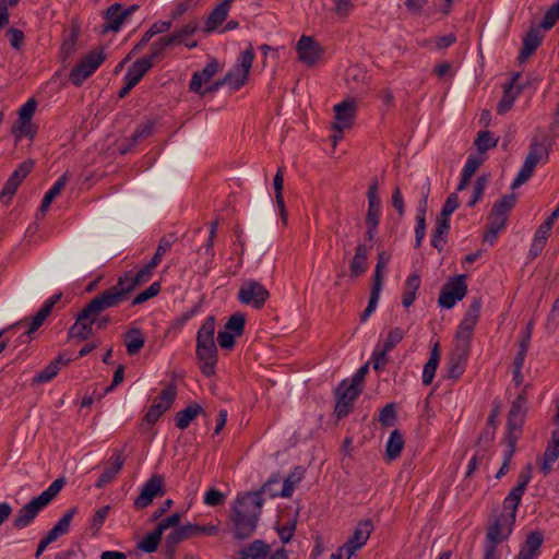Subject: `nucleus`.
Returning a JSON list of instances; mask_svg holds the SVG:
<instances>
[{
  "label": "nucleus",
  "mask_w": 559,
  "mask_h": 559,
  "mask_svg": "<svg viewBox=\"0 0 559 559\" xmlns=\"http://www.w3.org/2000/svg\"><path fill=\"white\" fill-rule=\"evenodd\" d=\"M225 499V495L215 488L210 489L204 495V503L210 507L222 506Z\"/></svg>",
  "instance_id": "nucleus-62"
},
{
  "label": "nucleus",
  "mask_w": 559,
  "mask_h": 559,
  "mask_svg": "<svg viewBox=\"0 0 559 559\" xmlns=\"http://www.w3.org/2000/svg\"><path fill=\"white\" fill-rule=\"evenodd\" d=\"M165 495V478L160 474H154L143 485L140 495L134 499L133 506L136 510L148 507L157 497Z\"/></svg>",
  "instance_id": "nucleus-15"
},
{
  "label": "nucleus",
  "mask_w": 559,
  "mask_h": 559,
  "mask_svg": "<svg viewBox=\"0 0 559 559\" xmlns=\"http://www.w3.org/2000/svg\"><path fill=\"white\" fill-rule=\"evenodd\" d=\"M503 510L504 512H502L496 519V521L491 525H489L485 540L499 544L508 539L509 536L512 534L515 524L518 508Z\"/></svg>",
  "instance_id": "nucleus-14"
},
{
  "label": "nucleus",
  "mask_w": 559,
  "mask_h": 559,
  "mask_svg": "<svg viewBox=\"0 0 559 559\" xmlns=\"http://www.w3.org/2000/svg\"><path fill=\"white\" fill-rule=\"evenodd\" d=\"M269 298L270 292L262 283L255 280H245L237 293V299L240 304L255 310L262 309Z\"/></svg>",
  "instance_id": "nucleus-12"
},
{
  "label": "nucleus",
  "mask_w": 559,
  "mask_h": 559,
  "mask_svg": "<svg viewBox=\"0 0 559 559\" xmlns=\"http://www.w3.org/2000/svg\"><path fill=\"white\" fill-rule=\"evenodd\" d=\"M199 252L205 257V263H204V266L202 267V271H203V273L206 274L211 267V263H212V261L214 259V254H215L214 253V239L207 238L206 243L199 249Z\"/></svg>",
  "instance_id": "nucleus-59"
},
{
  "label": "nucleus",
  "mask_w": 559,
  "mask_h": 559,
  "mask_svg": "<svg viewBox=\"0 0 559 559\" xmlns=\"http://www.w3.org/2000/svg\"><path fill=\"white\" fill-rule=\"evenodd\" d=\"M381 290L382 289H379L378 287H371L368 306L364 310V312L361 313V317H360L361 322H366L368 320V318L374 312L378 301H379Z\"/></svg>",
  "instance_id": "nucleus-58"
},
{
  "label": "nucleus",
  "mask_w": 559,
  "mask_h": 559,
  "mask_svg": "<svg viewBox=\"0 0 559 559\" xmlns=\"http://www.w3.org/2000/svg\"><path fill=\"white\" fill-rule=\"evenodd\" d=\"M151 68L152 63H150L148 60H143L140 58L130 66L124 75V81H128L130 84L136 86Z\"/></svg>",
  "instance_id": "nucleus-37"
},
{
  "label": "nucleus",
  "mask_w": 559,
  "mask_h": 559,
  "mask_svg": "<svg viewBox=\"0 0 559 559\" xmlns=\"http://www.w3.org/2000/svg\"><path fill=\"white\" fill-rule=\"evenodd\" d=\"M519 94L520 87L512 86V83L506 85L503 95L497 105V112L499 115H504L506 112H508L512 108Z\"/></svg>",
  "instance_id": "nucleus-42"
},
{
  "label": "nucleus",
  "mask_w": 559,
  "mask_h": 559,
  "mask_svg": "<svg viewBox=\"0 0 559 559\" xmlns=\"http://www.w3.org/2000/svg\"><path fill=\"white\" fill-rule=\"evenodd\" d=\"M548 159V150L545 144L534 142L530 146V152L518 175H532L536 166L546 163Z\"/></svg>",
  "instance_id": "nucleus-22"
},
{
  "label": "nucleus",
  "mask_w": 559,
  "mask_h": 559,
  "mask_svg": "<svg viewBox=\"0 0 559 559\" xmlns=\"http://www.w3.org/2000/svg\"><path fill=\"white\" fill-rule=\"evenodd\" d=\"M262 506L263 499L260 492H247L237 498L231 514L235 538L246 539L255 532Z\"/></svg>",
  "instance_id": "nucleus-2"
},
{
  "label": "nucleus",
  "mask_w": 559,
  "mask_h": 559,
  "mask_svg": "<svg viewBox=\"0 0 559 559\" xmlns=\"http://www.w3.org/2000/svg\"><path fill=\"white\" fill-rule=\"evenodd\" d=\"M477 150L483 153L497 145V139L489 131H480L475 140Z\"/></svg>",
  "instance_id": "nucleus-56"
},
{
  "label": "nucleus",
  "mask_w": 559,
  "mask_h": 559,
  "mask_svg": "<svg viewBox=\"0 0 559 559\" xmlns=\"http://www.w3.org/2000/svg\"><path fill=\"white\" fill-rule=\"evenodd\" d=\"M21 183V177H10L0 192V202L9 204Z\"/></svg>",
  "instance_id": "nucleus-50"
},
{
  "label": "nucleus",
  "mask_w": 559,
  "mask_h": 559,
  "mask_svg": "<svg viewBox=\"0 0 559 559\" xmlns=\"http://www.w3.org/2000/svg\"><path fill=\"white\" fill-rule=\"evenodd\" d=\"M275 554L271 552V547L261 539H255L248 546L243 547L237 559H271Z\"/></svg>",
  "instance_id": "nucleus-29"
},
{
  "label": "nucleus",
  "mask_w": 559,
  "mask_h": 559,
  "mask_svg": "<svg viewBox=\"0 0 559 559\" xmlns=\"http://www.w3.org/2000/svg\"><path fill=\"white\" fill-rule=\"evenodd\" d=\"M219 71V62L216 59H212L201 70L193 73L189 90L193 93H201V88L204 84L209 83L210 80Z\"/></svg>",
  "instance_id": "nucleus-27"
},
{
  "label": "nucleus",
  "mask_w": 559,
  "mask_h": 559,
  "mask_svg": "<svg viewBox=\"0 0 559 559\" xmlns=\"http://www.w3.org/2000/svg\"><path fill=\"white\" fill-rule=\"evenodd\" d=\"M368 248L364 243H359L356 247L355 255L349 263V271L352 277H358L364 274L367 270Z\"/></svg>",
  "instance_id": "nucleus-34"
},
{
  "label": "nucleus",
  "mask_w": 559,
  "mask_h": 559,
  "mask_svg": "<svg viewBox=\"0 0 559 559\" xmlns=\"http://www.w3.org/2000/svg\"><path fill=\"white\" fill-rule=\"evenodd\" d=\"M389 261H390V254L386 253L385 251H382L378 254L377 264H376L374 273H373L372 287H378L379 289H382L383 274H384V271L386 270Z\"/></svg>",
  "instance_id": "nucleus-44"
},
{
  "label": "nucleus",
  "mask_w": 559,
  "mask_h": 559,
  "mask_svg": "<svg viewBox=\"0 0 559 559\" xmlns=\"http://www.w3.org/2000/svg\"><path fill=\"white\" fill-rule=\"evenodd\" d=\"M345 79L355 95L362 96L368 92L367 72L361 67H349L346 71Z\"/></svg>",
  "instance_id": "nucleus-26"
},
{
  "label": "nucleus",
  "mask_w": 559,
  "mask_h": 559,
  "mask_svg": "<svg viewBox=\"0 0 559 559\" xmlns=\"http://www.w3.org/2000/svg\"><path fill=\"white\" fill-rule=\"evenodd\" d=\"M467 293L465 275H459L450 280L441 289L438 304L440 307L451 309L454 305L462 300Z\"/></svg>",
  "instance_id": "nucleus-16"
},
{
  "label": "nucleus",
  "mask_w": 559,
  "mask_h": 559,
  "mask_svg": "<svg viewBox=\"0 0 559 559\" xmlns=\"http://www.w3.org/2000/svg\"><path fill=\"white\" fill-rule=\"evenodd\" d=\"M528 179L530 177H515L511 185L512 192L502 195L493 203L488 216L487 231L484 235L485 241L492 245L496 241L498 234L506 228L509 214L518 200V194L514 190L524 185Z\"/></svg>",
  "instance_id": "nucleus-4"
},
{
  "label": "nucleus",
  "mask_w": 559,
  "mask_h": 559,
  "mask_svg": "<svg viewBox=\"0 0 559 559\" xmlns=\"http://www.w3.org/2000/svg\"><path fill=\"white\" fill-rule=\"evenodd\" d=\"M420 276L416 273L411 274L405 282V290L403 293L402 304L405 308L413 305L416 299V293L420 287Z\"/></svg>",
  "instance_id": "nucleus-40"
},
{
  "label": "nucleus",
  "mask_w": 559,
  "mask_h": 559,
  "mask_svg": "<svg viewBox=\"0 0 559 559\" xmlns=\"http://www.w3.org/2000/svg\"><path fill=\"white\" fill-rule=\"evenodd\" d=\"M37 108L35 98H29L20 109L17 120L28 121L32 120Z\"/></svg>",
  "instance_id": "nucleus-63"
},
{
  "label": "nucleus",
  "mask_w": 559,
  "mask_h": 559,
  "mask_svg": "<svg viewBox=\"0 0 559 559\" xmlns=\"http://www.w3.org/2000/svg\"><path fill=\"white\" fill-rule=\"evenodd\" d=\"M544 539V533L540 531L528 533L515 559H537L540 556Z\"/></svg>",
  "instance_id": "nucleus-21"
},
{
  "label": "nucleus",
  "mask_w": 559,
  "mask_h": 559,
  "mask_svg": "<svg viewBox=\"0 0 559 559\" xmlns=\"http://www.w3.org/2000/svg\"><path fill=\"white\" fill-rule=\"evenodd\" d=\"M63 486L64 479L57 478L47 489L23 506L13 520V527L15 530H23L29 526L37 515L57 497Z\"/></svg>",
  "instance_id": "nucleus-6"
},
{
  "label": "nucleus",
  "mask_w": 559,
  "mask_h": 559,
  "mask_svg": "<svg viewBox=\"0 0 559 559\" xmlns=\"http://www.w3.org/2000/svg\"><path fill=\"white\" fill-rule=\"evenodd\" d=\"M218 532L216 525H199L188 523L175 528L165 539L167 555L171 558L176 547L183 540L199 535L214 536Z\"/></svg>",
  "instance_id": "nucleus-9"
},
{
  "label": "nucleus",
  "mask_w": 559,
  "mask_h": 559,
  "mask_svg": "<svg viewBox=\"0 0 559 559\" xmlns=\"http://www.w3.org/2000/svg\"><path fill=\"white\" fill-rule=\"evenodd\" d=\"M559 21V0L554 3L545 13V16L538 27L549 31Z\"/></svg>",
  "instance_id": "nucleus-55"
},
{
  "label": "nucleus",
  "mask_w": 559,
  "mask_h": 559,
  "mask_svg": "<svg viewBox=\"0 0 559 559\" xmlns=\"http://www.w3.org/2000/svg\"><path fill=\"white\" fill-rule=\"evenodd\" d=\"M357 104L354 99H346L334 106L335 122L333 128L341 132L350 128L356 115Z\"/></svg>",
  "instance_id": "nucleus-19"
},
{
  "label": "nucleus",
  "mask_w": 559,
  "mask_h": 559,
  "mask_svg": "<svg viewBox=\"0 0 559 559\" xmlns=\"http://www.w3.org/2000/svg\"><path fill=\"white\" fill-rule=\"evenodd\" d=\"M390 352H384V348L380 345H377L373 353H372V357H371V360H372V366H373V369L374 370H382L386 362H388V358H386V355L389 354Z\"/></svg>",
  "instance_id": "nucleus-61"
},
{
  "label": "nucleus",
  "mask_w": 559,
  "mask_h": 559,
  "mask_svg": "<svg viewBox=\"0 0 559 559\" xmlns=\"http://www.w3.org/2000/svg\"><path fill=\"white\" fill-rule=\"evenodd\" d=\"M544 35L538 26H531L523 37L522 48L518 57L519 62H525L540 46Z\"/></svg>",
  "instance_id": "nucleus-23"
},
{
  "label": "nucleus",
  "mask_w": 559,
  "mask_h": 559,
  "mask_svg": "<svg viewBox=\"0 0 559 559\" xmlns=\"http://www.w3.org/2000/svg\"><path fill=\"white\" fill-rule=\"evenodd\" d=\"M274 193L276 205L280 211V215L284 223L287 221V212L285 206V201L283 198V189H284V177H274L273 180Z\"/></svg>",
  "instance_id": "nucleus-47"
},
{
  "label": "nucleus",
  "mask_w": 559,
  "mask_h": 559,
  "mask_svg": "<svg viewBox=\"0 0 559 559\" xmlns=\"http://www.w3.org/2000/svg\"><path fill=\"white\" fill-rule=\"evenodd\" d=\"M105 24L102 29V34H107L109 32H118L126 19L121 13V4L114 3L110 5L104 13Z\"/></svg>",
  "instance_id": "nucleus-32"
},
{
  "label": "nucleus",
  "mask_w": 559,
  "mask_h": 559,
  "mask_svg": "<svg viewBox=\"0 0 559 559\" xmlns=\"http://www.w3.org/2000/svg\"><path fill=\"white\" fill-rule=\"evenodd\" d=\"M67 183V177H60L55 185L46 192L40 205V212L45 213L48 211L50 204L60 194Z\"/></svg>",
  "instance_id": "nucleus-45"
},
{
  "label": "nucleus",
  "mask_w": 559,
  "mask_h": 559,
  "mask_svg": "<svg viewBox=\"0 0 559 559\" xmlns=\"http://www.w3.org/2000/svg\"><path fill=\"white\" fill-rule=\"evenodd\" d=\"M106 56L102 48L94 49L84 56L70 71V82L75 86H81L105 61Z\"/></svg>",
  "instance_id": "nucleus-11"
},
{
  "label": "nucleus",
  "mask_w": 559,
  "mask_h": 559,
  "mask_svg": "<svg viewBox=\"0 0 559 559\" xmlns=\"http://www.w3.org/2000/svg\"><path fill=\"white\" fill-rule=\"evenodd\" d=\"M70 361V357H66L64 354H60L32 379V384L38 385L51 381L58 374L60 367L69 364Z\"/></svg>",
  "instance_id": "nucleus-28"
},
{
  "label": "nucleus",
  "mask_w": 559,
  "mask_h": 559,
  "mask_svg": "<svg viewBox=\"0 0 559 559\" xmlns=\"http://www.w3.org/2000/svg\"><path fill=\"white\" fill-rule=\"evenodd\" d=\"M559 457V430H555L551 433V439L547 444L543 456V463L540 466L542 473L546 476L552 469V464Z\"/></svg>",
  "instance_id": "nucleus-30"
},
{
  "label": "nucleus",
  "mask_w": 559,
  "mask_h": 559,
  "mask_svg": "<svg viewBox=\"0 0 559 559\" xmlns=\"http://www.w3.org/2000/svg\"><path fill=\"white\" fill-rule=\"evenodd\" d=\"M254 56L253 47L249 45L239 55L235 66L225 74V81L231 91L240 90L247 82Z\"/></svg>",
  "instance_id": "nucleus-10"
},
{
  "label": "nucleus",
  "mask_w": 559,
  "mask_h": 559,
  "mask_svg": "<svg viewBox=\"0 0 559 559\" xmlns=\"http://www.w3.org/2000/svg\"><path fill=\"white\" fill-rule=\"evenodd\" d=\"M532 478V466L531 464L520 473L518 485L511 489L509 495L503 500V509L519 508L522 497L526 490V487Z\"/></svg>",
  "instance_id": "nucleus-20"
},
{
  "label": "nucleus",
  "mask_w": 559,
  "mask_h": 559,
  "mask_svg": "<svg viewBox=\"0 0 559 559\" xmlns=\"http://www.w3.org/2000/svg\"><path fill=\"white\" fill-rule=\"evenodd\" d=\"M176 235L175 234H167L163 238H160L158 246L156 248V251L152 258L151 261H153V264H159L164 254L170 250L171 246L176 241Z\"/></svg>",
  "instance_id": "nucleus-49"
},
{
  "label": "nucleus",
  "mask_w": 559,
  "mask_h": 559,
  "mask_svg": "<svg viewBox=\"0 0 559 559\" xmlns=\"http://www.w3.org/2000/svg\"><path fill=\"white\" fill-rule=\"evenodd\" d=\"M175 45L174 39L167 36L160 37L158 40L154 41L151 46V53L146 57H143V60H148L154 66L155 60L164 52L167 47Z\"/></svg>",
  "instance_id": "nucleus-46"
},
{
  "label": "nucleus",
  "mask_w": 559,
  "mask_h": 559,
  "mask_svg": "<svg viewBox=\"0 0 559 559\" xmlns=\"http://www.w3.org/2000/svg\"><path fill=\"white\" fill-rule=\"evenodd\" d=\"M79 512L78 507H71L60 518V520L53 525V528L61 535H66L70 531L71 521L74 515Z\"/></svg>",
  "instance_id": "nucleus-52"
},
{
  "label": "nucleus",
  "mask_w": 559,
  "mask_h": 559,
  "mask_svg": "<svg viewBox=\"0 0 559 559\" xmlns=\"http://www.w3.org/2000/svg\"><path fill=\"white\" fill-rule=\"evenodd\" d=\"M124 456L121 451L114 450L111 456L109 457V465L104 469L102 475L98 477L95 483L96 488H104L106 485L111 483L118 473L122 469L124 464Z\"/></svg>",
  "instance_id": "nucleus-24"
},
{
  "label": "nucleus",
  "mask_w": 559,
  "mask_h": 559,
  "mask_svg": "<svg viewBox=\"0 0 559 559\" xmlns=\"http://www.w3.org/2000/svg\"><path fill=\"white\" fill-rule=\"evenodd\" d=\"M214 333L215 318L210 316L205 319L197 333L195 355L201 372L205 377H212L215 373V366L217 364V347Z\"/></svg>",
  "instance_id": "nucleus-5"
},
{
  "label": "nucleus",
  "mask_w": 559,
  "mask_h": 559,
  "mask_svg": "<svg viewBox=\"0 0 559 559\" xmlns=\"http://www.w3.org/2000/svg\"><path fill=\"white\" fill-rule=\"evenodd\" d=\"M373 531V525L370 520H364L357 524L350 538L338 549L342 555L345 551L347 559H349L357 550L362 548Z\"/></svg>",
  "instance_id": "nucleus-17"
},
{
  "label": "nucleus",
  "mask_w": 559,
  "mask_h": 559,
  "mask_svg": "<svg viewBox=\"0 0 559 559\" xmlns=\"http://www.w3.org/2000/svg\"><path fill=\"white\" fill-rule=\"evenodd\" d=\"M439 360H440L439 344L436 343L430 352V357H429L428 361L425 364L424 369H423L421 379H423L424 385L431 384V382L435 378V374H436V370L439 365Z\"/></svg>",
  "instance_id": "nucleus-38"
},
{
  "label": "nucleus",
  "mask_w": 559,
  "mask_h": 559,
  "mask_svg": "<svg viewBox=\"0 0 559 559\" xmlns=\"http://www.w3.org/2000/svg\"><path fill=\"white\" fill-rule=\"evenodd\" d=\"M234 1L235 0H223L219 4L216 5V8L211 12L205 21V26L203 29L205 33H212L221 24H223L228 15L230 4Z\"/></svg>",
  "instance_id": "nucleus-31"
},
{
  "label": "nucleus",
  "mask_w": 559,
  "mask_h": 559,
  "mask_svg": "<svg viewBox=\"0 0 559 559\" xmlns=\"http://www.w3.org/2000/svg\"><path fill=\"white\" fill-rule=\"evenodd\" d=\"M203 413V408L200 404L193 403L179 411L175 415V424L180 430H185L189 427L191 421L200 414Z\"/></svg>",
  "instance_id": "nucleus-36"
},
{
  "label": "nucleus",
  "mask_w": 559,
  "mask_h": 559,
  "mask_svg": "<svg viewBox=\"0 0 559 559\" xmlns=\"http://www.w3.org/2000/svg\"><path fill=\"white\" fill-rule=\"evenodd\" d=\"M304 469L300 466L295 467L284 479L283 488L278 496L282 498H290L295 487L301 481Z\"/></svg>",
  "instance_id": "nucleus-41"
},
{
  "label": "nucleus",
  "mask_w": 559,
  "mask_h": 559,
  "mask_svg": "<svg viewBox=\"0 0 559 559\" xmlns=\"http://www.w3.org/2000/svg\"><path fill=\"white\" fill-rule=\"evenodd\" d=\"M160 292V284L159 282H154L150 285L145 290L139 293L131 302V306H139L147 300L152 299L153 297L157 296Z\"/></svg>",
  "instance_id": "nucleus-54"
},
{
  "label": "nucleus",
  "mask_w": 559,
  "mask_h": 559,
  "mask_svg": "<svg viewBox=\"0 0 559 559\" xmlns=\"http://www.w3.org/2000/svg\"><path fill=\"white\" fill-rule=\"evenodd\" d=\"M481 306L483 302L480 298L473 299L457 326L453 355L448 364L449 378L459 379L465 370V364L471 353L474 330L480 317Z\"/></svg>",
  "instance_id": "nucleus-1"
},
{
  "label": "nucleus",
  "mask_w": 559,
  "mask_h": 559,
  "mask_svg": "<svg viewBox=\"0 0 559 559\" xmlns=\"http://www.w3.org/2000/svg\"><path fill=\"white\" fill-rule=\"evenodd\" d=\"M118 306L109 297V295L103 290L96 295L84 308L76 314L75 322L68 331L70 338H76L79 341H85L94 335L93 325L96 321V316H99L103 311L117 308Z\"/></svg>",
  "instance_id": "nucleus-3"
},
{
  "label": "nucleus",
  "mask_w": 559,
  "mask_h": 559,
  "mask_svg": "<svg viewBox=\"0 0 559 559\" xmlns=\"http://www.w3.org/2000/svg\"><path fill=\"white\" fill-rule=\"evenodd\" d=\"M163 534L159 533L156 528L146 535L139 544L138 548L146 554H152L157 550L158 545L162 540Z\"/></svg>",
  "instance_id": "nucleus-48"
},
{
  "label": "nucleus",
  "mask_w": 559,
  "mask_h": 559,
  "mask_svg": "<svg viewBox=\"0 0 559 559\" xmlns=\"http://www.w3.org/2000/svg\"><path fill=\"white\" fill-rule=\"evenodd\" d=\"M296 50L298 59L309 67L314 66L323 55V48L320 44L307 35H302L299 38Z\"/></svg>",
  "instance_id": "nucleus-18"
},
{
  "label": "nucleus",
  "mask_w": 559,
  "mask_h": 559,
  "mask_svg": "<svg viewBox=\"0 0 559 559\" xmlns=\"http://www.w3.org/2000/svg\"><path fill=\"white\" fill-rule=\"evenodd\" d=\"M526 396L525 393L522 392L519 394L516 400L512 403L511 409L508 415V432L509 435H513L516 431L521 430L524 415H525V405H526Z\"/></svg>",
  "instance_id": "nucleus-25"
},
{
  "label": "nucleus",
  "mask_w": 559,
  "mask_h": 559,
  "mask_svg": "<svg viewBox=\"0 0 559 559\" xmlns=\"http://www.w3.org/2000/svg\"><path fill=\"white\" fill-rule=\"evenodd\" d=\"M144 344L145 336L140 328H131L124 333V345L128 355H136Z\"/></svg>",
  "instance_id": "nucleus-33"
},
{
  "label": "nucleus",
  "mask_w": 559,
  "mask_h": 559,
  "mask_svg": "<svg viewBox=\"0 0 559 559\" xmlns=\"http://www.w3.org/2000/svg\"><path fill=\"white\" fill-rule=\"evenodd\" d=\"M156 266L157 264H153V261H150L135 274H133L132 271H127L121 276L118 277L117 283L115 285L106 288L105 292L119 307L121 304H123L130 298L131 293L139 285L144 284L152 278L154 269Z\"/></svg>",
  "instance_id": "nucleus-7"
},
{
  "label": "nucleus",
  "mask_w": 559,
  "mask_h": 559,
  "mask_svg": "<svg viewBox=\"0 0 559 559\" xmlns=\"http://www.w3.org/2000/svg\"><path fill=\"white\" fill-rule=\"evenodd\" d=\"M109 510H110L109 506H104V507L99 508L94 513V515L92 516V519L90 521L91 528H93L97 532L104 524L105 520L107 519Z\"/></svg>",
  "instance_id": "nucleus-64"
},
{
  "label": "nucleus",
  "mask_w": 559,
  "mask_h": 559,
  "mask_svg": "<svg viewBox=\"0 0 559 559\" xmlns=\"http://www.w3.org/2000/svg\"><path fill=\"white\" fill-rule=\"evenodd\" d=\"M450 230V219L438 218L435 231L431 236V246L441 251L447 243V235Z\"/></svg>",
  "instance_id": "nucleus-39"
},
{
  "label": "nucleus",
  "mask_w": 559,
  "mask_h": 559,
  "mask_svg": "<svg viewBox=\"0 0 559 559\" xmlns=\"http://www.w3.org/2000/svg\"><path fill=\"white\" fill-rule=\"evenodd\" d=\"M405 439L403 433L399 429H394L385 444V455L389 461H394L400 457L402 450L404 449Z\"/></svg>",
  "instance_id": "nucleus-35"
},
{
  "label": "nucleus",
  "mask_w": 559,
  "mask_h": 559,
  "mask_svg": "<svg viewBox=\"0 0 559 559\" xmlns=\"http://www.w3.org/2000/svg\"><path fill=\"white\" fill-rule=\"evenodd\" d=\"M361 392L362 389L350 382L349 379L341 381L334 391L336 399L334 414L338 419L345 418L349 415L355 401Z\"/></svg>",
  "instance_id": "nucleus-13"
},
{
  "label": "nucleus",
  "mask_w": 559,
  "mask_h": 559,
  "mask_svg": "<svg viewBox=\"0 0 559 559\" xmlns=\"http://www.w3.org/2000/svg\"><path fill=\"white\" fill-rule=\"evenodd\" d=\"M198 29L199 22L197 20H191L182 27L176 29L173 34L169 35V37L174 39V44L176 45L178 40H182L194 35L198 32Z\"/></svg>",
  "instance_id": "nucleus-51"
},
{
  "label": "nucleus",
  "mask_w": 559,
  "mask_h": 559,
  "mask_svg": "<svg viewBox=\"0 0 559 559\" xmlns=\"http://www.w3.org/2000/svg\"><path fill=\"white\" fill-rule=\"evenodd\" d=\"M459 197L456 193H451L441 210L440 218L450 219L451 214L459 207Z\"/></svg>",
  "instance_id": "nucleus-60"
},
{
  "label": "nucleus",
  "mask_w": 559,
  "mask_h": 559,
  "mask_svg": "<svg viewBox=\"0 0 559 559\" xmlns=\"http://www.w3.org/2000/svg\"><path fill=\"white\" fill-rule=\"evenodd\" d=\"M176 384L170 382L162 390L159 395L154 399L152 405L148 407L142 419L141 429L148 430L151 427H153L162 418V416L168 409H170L176 400Z\"/></svg>",
  "instance_id": "nucleus-8"
},
{
  "label": "nucleus",
  "mask_w": 559,
  "mask_h": 559,
  "mask_svg": "<svg viewBox=\"0 0 559 559\" xmlns=\"http://www.w3.org/2000/svg\"><path fill=\"white\" fill-rule=\"evenodd\" d=\"M404 330L401 328H394L389 333L381 345L384 348V352H391L404 337Z\"/></svg>",
  "instance_id": "nucleus-57"
},
{
  "label": "nucleus",
  "mask_w": 559,
  "mask_h": 559,
  "mask_svg": "<svg viewBox=\"0 0 559 559\" xmlns=\"http://www.w3.org/2000/svg\"><path fill=\"white\" fill-rule=\"evenodd\" d=\"M246 319L242 313L233 314L225 324L224 330L231 332L236 337L241 336L245 330Z\"/></svg>",
  "instance_id": "nucleus-53"
},
{
  "label": "nucleus",
  "mask_w": 559,
  "mask_h": 559,
  "mask_svg": "<svg viewBox=\"0 0 559 559\" xmlns=\"http://www.w3.org/2000/svg\"><path fill=\"white\" fill-rule=\"evenodd\" d=\"M12 133L16 140L22 138L33 140L37 133V128L32 120H17L12 127Z\"/></svg>",
  "instance_id": "nucleus-43"
}]
</instances>
